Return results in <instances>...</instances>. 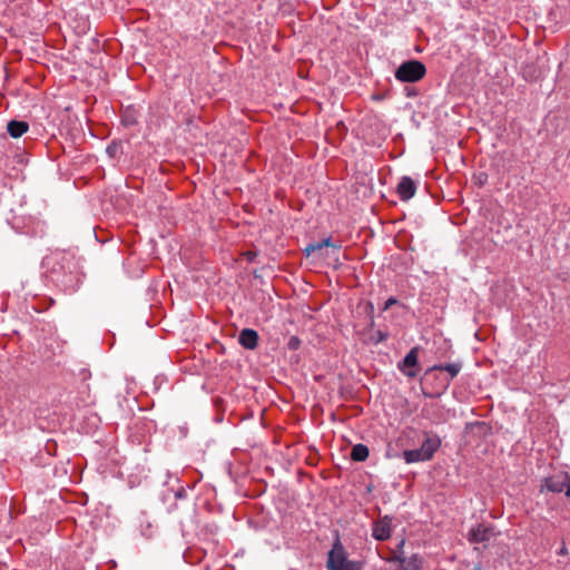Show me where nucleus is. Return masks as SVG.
Segmentation results:
<instances>
[{
    "label": "nucleus",
    "instance_id": "16",
    "mask_svg": "<svg viewBox=\"0 0 570 570\" xmlns=\"http://www.w3.org/2000/svg\"><path fill=\"white\" fill-rule=\"evenodd\" d=\"M466 429H478L483 436H487L492 432V428L490 426V424L483 421L468 423Z\"/></svg>",
    "mask_w": 570,
    "mask_h": 570
},
{
    "label": "nucleus",
    "instance_id": "8",
    "mask_svg": "<svg viewBox=\"0 0 570 570\" xmlns=\"http://www.w3.org/2000/svg\"><path fill=\"white\" fill-rule=\"evenodd\" d=\"M416 189L417 181L410 176H403L396 186V194L402 202H407L414 197Z\"/></svg>",
    "mask_w": 570,
    "mask_h": 570
},
{
    "label": "nucleus",
    "instance_id": "14",
    "mask_svg": "<svg viewBox=\"0 0 570 570\" xmlns=\"http://www.w3.org/2000/svg\"><path fill=\"white\" fill-rule=\"evenodd\" d=\"M370 455V450L365 444L358 443L352 448L351 459L355 462H364Z\"/></svg>",
    "mask_w": 570,
    "mask_h": 570
},
{
    "label": "nucleus",
    "instance_id": "21",
    "mask_svg": "<svg viewBox=\"0 0 570 570\" xmlns=\"http://www.w3.org/2000/svg\"><path fill=\"white\" fill-rule=\"evenodd\" d=\"M321 242H322L323 247L332 246V247H334V248H336V249H340V248H341V245H340V244H338V245H334V244H332V239H331V237H327V238H325V239H323V240H321Z\"/></svg>",
    "mask_w": 570,
    "mask_h": 570
},
{
    "label": "nucleus",
    "instance_id": "29",
    "mask_svg": "<svg viewBox=\"0 0 570 570\" xmlns=\"http://www.w3.org/2000/svg\"><path fill=\"white\" fill-rule=\"evenodd\" d=\"M404 543H405V541H404V540H402V541L399 543L397 549H399V550H401V549L403 548Z\"/></svg>",
    "mask_w": 570,
    "mask_h": 570
},
{
    "label": "nucleus",
    "instance_id": "1",
    "mask_svg": "<svg viewBox=\"0 0 570 570\" xmlns=\"http://www.w3.org/2000/svg\"><path fill=\"white\" fill-rule=\"evenodd\" d=\"M48 277L65 293L76 292L81 283V271L73 254L56 252L47 256L43 262Z\"/></svg>",
    "mask_w": 570,
    "mask_h": 570
},
{
    "label": "nucleus",
    "instance_id": "6",
    "mask_svg": "<svg viewBox=\"0 0 570 570\" xmlns=\"http://www.w3.org/2000/svg\"><path fill=\"white\" fill-rule=\"evenodd\" d=\"M392 517L384 515L375 521L372 524V537L377 541H386L391 538L393 524Z\"/></svg>",
    "mask_w": 570,
    "mask_h": 570
},
{
    "label": "nucleus",
    "instance_id": "12",
    "mask_svg": "<svg viewBox=\"0 0 570 570\" xmlns=\"http://www.w3.org/2000/svg\"><path fill=\"white\" fill-rule=\"evenodd\" d=\"M238 343L247 350H254L258 345V333L252 328H244L238 335Z\"/></svg>",
    "mask_w": 570,
    "mask_h": 570
},
{
    "label": "nucleus",
    "instance_id": "24",
    "mask_svg": "<svg viewBox=\"0 0 570 570\" xmlns=\"http://www.w3.org/2000/svg\"><path fill=\"white\" fill-rule=\"evenodd\" d=\"M245 256H246L248 262H253L255 259V257H256V253L255 252H247L245 254Z\"/></svg>",
    "mask_w": 570,
    "mask_h": 570
},
{
    "label": "nucleus",
    "instance_id": "11",
    "mask_svg": "<svg viewBox=\"0 0 570 570\" xmlns=\"http://www.w3.org/2000/svg\"><path fill=\"white\" fill-rule=\"evenodd\" d=\"M424 435L425 439L423 440L420 449L422 450L423 454H425L426 458L431 460L434 453L441 446V439L438 434H433L430 432H425Z\"/></svg>",
    "mask_w": 570,
    "mask_h": 570
},
{
    "label": "nucleus",
    "instance_id": "28",
    "mask_svg": "<svg viewBox=\"0 0 570 570\" xmlns=\"http://www.w3.org/2000/svg\"><path fill=\"white\" fill-rule=\"evenodd\" d=\"M373 99H375V100H382V99H383V96H381V95H374V96H373Z\"/></svg>",
    "mask_w": 570,
    "mask_h": 570
},
{
    "label": "nucleus",
    "instance_id": "17",
    "mask_svg": "<svg viewBox=\"0 0 570 570\" xmlns=\"http://www.w3.org/2000/svg\"><path fill=\"white\" fill-rule=\"evenodd\" d=\"M389 337V334L386 332H383L381 330H377L370 338L371 343L377 345L384 341H386Z\"/></svg>",
    "mask_w": 570,
    "mask_h": 570
},
{
    "label": "nucleus",
    "instance_id": "3",
    "mask_svg": "<svg viewBox=\"0 0 570 570\" xmlns=\"http://www.w3.org/2000/svg\"><path fill=\"white\" fill-rule=\"evenodd\" d=\"M426 73V67L420 60L411 59L402 62L394 72L396 80L401 82L420 81Z\"/></svg>",
    "mask_w": 570,
    "mask_h": 570
},
{
    "label": "nucleus",
    "instance_id": "7",
    "mask_svg": "<svg viewBox=\"0 0 570 570\" xmlns=\"http://www.w3.org/2000/svg\"><path fill=\"white\" fill-rule=\"evenodd\" d=\"M493 537V528L491 525L480 523L471 528L468 532L466 539L470 543H484L490 541Z\"/></svg>",
    "mask_w": 570,
    "mask_h": 570
},
{
    "label": "nucleus",
    "instance_id": "27",
    "mask_svg": "<svg viewBox=\"0 0 570 570\" xmlns=\"http://www.w3.org/2000/svg\"><path fill=\"white\" fill-rule=\"evenodd\" d=\"M409 97H413V96H416V91L415 90H409L407 94H406Z\"/></svg>",
    "mask_w": 570,
    "mask_h": 570
},
{
    "label": "nucleus",
    "instance_id": "15",
    "mask_svg": "<svg viewBox=\"0 0 570 570\" xmlns=\"http://www.w3.org/2000/svg\"><path fill=\"white\" fill-rule=\"evenodd\" d=\"M403 459L406 463L429 461V459L426 458L425 454H423L420 448L414 450H405L403 452Z\"/></svg>",
    "mask_w": 570,
    "mask_h": 570
},
{
    "label": "nucleus",
    "instance_id": "23",
    "mask_svg": "<svg viewBox=\"0 0 570 570\" xmlns=\"http://www.w3.org/2000/svg\"><path fill=\"white\" fill-rule=\"evenodd\" d=\"M366 313L370 315V317L374 316V305L372 302H367L366 304Z\"/></svg>",
    "mask_w": 570,
    "mask_h": 570
},
{
    "label": "nucleus",
    "instance_id": "9",
    "mask_svg": "<svg viewBox=\"0 0 570 570\" xmlns=\"http://www.w3.org/2000/svg\"><path fill=\"white\" fill-rule=\"evenodd\" d=\"M390 562H399L401 570H422L423 558L419 553L405 558L403 553L394 554L389 559Z\"/></svg>",
    "mask_w": 570,
    "mask_h": 570
},
{
    "label": "nucleus",
    "instance_id": "20",
    "mask_svg": "<svg viewBox=\"0 0 570 570\" xmlns=\"http://www.w3.org/2000/svg\"><path fill=\"white\" fill-rule=\"evenodd\" d=\"M299 345H301V341H299V338H298V337H296V336H292V337L289 338V341H288V347H289L291 350H297V348L299 347Z\"/></svg>",
    "mask_w": 570,
    "mask_h": 570
},
{
    "label": "nucleus",
    "instance_id": "13",
    "mask_svg": "<svg viewBox=\"0 0 570 570\" xmlns=\"http://www.w3.org/2000/svg\"><path fill=\"white\" fill-rule=\"evenodd\" d=\"M29 130V124L22 120H10L7 131L12 138H19Z\"/></svg>",
    "mask_w": 570,
    "mask_h": 570
},
{
    "label": "nucleus",
    "instance_id": "22",
    "mask_svg": "<svg viewBox=\"0 0 570 570\" xmlns=\"http://www.w3.org/2000/svg\"><path fill=\"white\" fill-rule=\"evenodd\" d=\"M314 252H315V247H314V244H313V243L308 244V245L305 247V249H304V253H305V255H306V256H309V255H311L312 253H314Z\"/></svg>",
    "mask_w": 570,
    "mask_h": 570
},
{
    "label": "nucleus",
    "instance_id": "25",
    "mask_svg": "<svg viewBox=\"0 0 570 570\" xmlns=\"http://www.w3.org/2000/svg\"><path fill=\"white\" fill-rule=\"evenodd\" d=\"M313 244H314V247H315V252L321 250L322 248H324L323 245H322V242H315Z\"/></svg>",
    "mask_w": 570,
    "mask_h": 570
},
{
    "label": "nucleus",
    "instance_id": "5",
    "mask_svg": "<svg viewBox=\"0 0 570 570\" xmlns=\"http://www.w3.org/2000/svg\"><path fill=\"white\" fill-rule=\"evenodd\" d=\"M419 353L420 346L412 347L397 364L399 371L410 379H414L419 374Z\"/></svg>",
    "mask_w": 570,
    "mask_h": 570
},
{
    "label": "nucleus",
    "instance_id": "4",
    "mask_svg": "<svg viewBox=\"0 0 570 570\" xmlns=\"http://www.w3.org/2000/svg\"><path fill=\"white\" fill-rule=\"evenodd\" d=\"M542 489H546L552 493H564L570 499V474L568 472L560 471L550 476H547L542 481Z\"/></svg>",
    "mask_w": 570,
    "mask_h": 570
},
{
    "label": "nucleus",
    "instance_id": "10",
    "mask_svg": "<svg viewBox=\"0 0 570 570\" xmlns=\"http://www.w3.org/2000/svg\"><path fill=\"white\" fill-rule=\"evenodd\" d=\"M463 367V363L461 361L453 362V363H440L434 364L433 366L429 367L426 370V374L432 371H440V372H446L449 374V380L446 381V385L450 384V382L459 375Z\"/></svg>",
    "mask_w": 570,
    "mask_h": 570
},
{
    "label": "nucleus",
    "instance_id": "26",
    "mask_svg": "<svg viewBox=\"0 0 570 570\" xmlns=\"http://www.w3.org/2000/svg\"><path fill=\"white\" fill-rule=\"evenodd\" d=\"M567 553V548L566 546H562L561 549L559 550V554L563 556Z\"/></svg>",
    "mask_w": 570,
    "mask_h": 570
},
{
    "label": "nucleus",
    "instance_id": "2",
    "mask_svg": "<svg viewBox=\"0 0 570 570\" xmlns=\"http://www.w3.org/2000/svg\"><path fill=\"white\" fill-rule=\"evenodd\" d=\"M328 570H361L360 563L348 560L340 539H336L327 558Z\"/></svg>",
    "mask_w": 570,
    "mask_h": 570
},
{
    "label": "nucleus",
    "instance_id": "18",
    "mask_svg": "<svg viewBox=\"0 0 570 570\" xmlns=\"http://www.w3.org/2000/svg\"><path fill=\"white\" fill-rule=\"evenodd\" d=\"M119 151H120V144H118L116 141L110 142L106 148V153L108 154V156L110 158H116L118 156Z\"/></svg>",
    "mask_w": 570,
    "mask_h": 570
},
{
    "label": "nucleus",
    "instance_id": "19",
    "mask_svg": "<svg viewBox=\"0 0 570 570\" xmlns=\"http://www.w3.org/2000/svg\"><path fill=\"white\" fill-rule=\"evenodd\" d=\"M397 303H399V301L395 297H390L385 301V303L382 307V311L385 312V311L390 309L393 305H396Z\"/></svg>",
    "mask_w": 570,
    "mask_h": 570
},
{
    "label": "nucleus",
    "instance_id": "30",
    "mask_svg": "<svg viewBox=\"0 0 570 570\" xmlns=\"http://www.w3.org/2000/svg\"><path fill=\"white\" fill-rule=\"evenodd\" d=\"M374 326V316L371 317L370 327Z\"/></svg>",
    "mask_w": 570,
    "mask_h": 570
}]
</instances>
